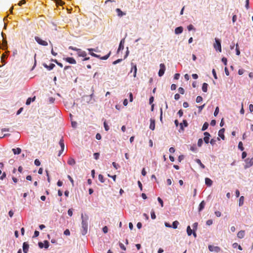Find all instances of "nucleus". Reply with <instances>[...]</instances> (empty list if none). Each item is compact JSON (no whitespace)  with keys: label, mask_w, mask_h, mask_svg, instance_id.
Wrapping results in <instances>:
<instances>
[{"label":"nucleus","mask_w":253,"mask_h":253,"mask_svg":"<svg viewBox=\"0 0 253 253\" xmlns=\"http://www.w3.org/2000/svg\"><path fill=\"white\" fill-rule=\"evenodd\" d=\"M82 233L83 235H84L87 233V229H88V220L89 217L88 215L84 214V215L83 213L82 214Z\"/></svg>","instance_id":"1"},{"label":"nucleus","mask_w":253,"mask_h":253,"mask_svg":"<svg viewBox=\"0 0 253 253\" xmlns=\"http://www.w3.org/2000/svg\"><path fill=\"white\" fill-rule=\"evenodd\" d=\"M69 49L76 51L78 56L80 57H85L87 55L85 51L82 50L81 49L76 48L75 47L70 46Z\"/></svg>","instance_id":"2"},{"label":"nucleus","mask_w":253,"mask_h":253,"mask_svg":"<svg viewBox=\"0 0 253 253\" xmlns=\"http://www.w3.org/2000/svg\"><path fill=\"white\" fill-rule=\"evenodd\" d=\"M213 47L216 51L221 52V41L219 39H215V43L213 44Z\"/></svg>","instance_id":"3"},{"label":"nucleus","mask_w":253,"mask_h":253,"mask_svg":"<svg viewBox=\"0 0 253 253\" xmlns=\"http://www.w3.org/2000/svg\"><path fill=\"white\" fill-rule=\"evenodd\" d=\"M111 51H110L107 55H106L105 56H102V57H101L99 55H97V54H95V53H93L92 52H90L89 54L91 56H92L93 57H95L98 58H99V59H100L101 60H106V59H107L109 57V56H110V55L111 54Z\"/></svg>","instance_id":"4"},{"label":"nucleus","mask_w":253,"mask_h":253,"mask_svg":"<svg viewBox=\"0 0 253 253\" xmlns=\"http://www.w3.org/2000/svg\"><path fill=\"white\" fill-rule=\"evenodd\" d=\"M35 40L40 45L43 46H47L48 45V42L46 41L42 40L39 37L36 36L35 37Z\"/></svg>","instance_id":"5"},{"label":"nucleus","mask_w":253,"mask_h":253,"mask_svg":"<svg viewBox=\"0 0 253 253\" xmlns=\"http://www.w3.org/2000/svg\"><path fill=\"white\" fill-rule=\"evenodd\" d=\"M209 250L211 252H215L216 253H218L220 251V249L219 247L217 246H213L212 245H209L208 247Z\"/></svg>","instance_id":"6"},{"label":"nucleus","mask_w":253,"mask_h":253,"mask_svg":"<svg viewBox=\"0 0 253 253\" xmlns=\"http://www.w3.org/2000/svg\"><path fill=\"white\" fill-rule=\"evenodd\" d=\"M246 162V168H250L253 165V158H247L245 160Z\"/></svg>","instance_id":"7"},{"label":"nucleus","mask_w":253,"mask_h":253,"mask_svg":"<svg viewBox=\"0 0 253 253\" xmlns=\"http://www.w3.org/2000/svg\"><path fill=\"white\" fill-rule=\"evenodd\" d=\"M159 66V77H161L164 74L165 71L166 70V67L164 64H161Z\"/></svg>","instance_id":"8"},{"label":"nucleus","mask_w":253,"mask_h":253,"mask_svg":"<svg viewBox=\"0 0 253 253\" xmlns=\"http://www.w3.org/2000/svg\"><path fill=\"white\" fill-rule=\"evenodd\" d=\"M66 62L72 64H76V61L75 59L73 57H67L63 59Z\"/></svg>","instance_id":"9"},{"label":"nucleus","mask_w":253,"mask_h":253,"mask_svg":"<svg viewBox=\"0 0 253 253\" xmlns=\"http://www.w3.org/2000/svg\"><path fill=\"white\" fill-rule=\"evenodd\" d=\"M29 246L27 242H24L23 244V250L24 253H27L29 250Z\"/></svg>","instance_id":"10"},{"label":"nucleus","mask_w":253,"mask_h":253,"mask_svg":"<svg viewBox=\"0 0 253 253\" xmlns=\"http://www.w3.org/2000/svg\"><path fill=\"white\" fill-rule=\"evenodd\" d=\"M224 131L225 129L223 128L219 130L218 133L219 137H220L222 140H224L225 139V136L224 135Z\"/></svg>","instance_id":"11"},{"label":"nucleus","mask_w":253,"mask_h":253,"mask_svg":"<svg viewBox=\"0 0 253 253\" xmlns=\"http://www.w3.org/2000/svg\"><path fill=\"white\" fill-rule=\"evenodd\" d=\"M188 124L187 121L186 120H184L183 121L182 123L179 124L180 129H181L182 130H184L183 126L187 127L188 126Z\"/></svg>","instance_id":"12"},{"label":"nucleus","mask_w":253,"mask_h":253,"mask_svg":"<svg viewBox=\"0 0 253 253\" xmlns=\"http://www.w3.org/2000/svg\"><path fill=\"white\" fill-rule=\"evenodd\" d=\"M116 11L117 13V15L120 17H121L126 14V12L122 11L120 8H117L116 9Z\"/></svg>","instance_id":"13"},{"label":"nucleus","mask_w":253,"mask_h":253,"mask_svg":"<svg viewBox=\"0 0 253 253\" xmlns=\"http://www.w3.org/2000/svg\"><path fill=\"white\" fill-rule=\"evenodd\" d=\"M183 30V27L181 26L178 27L175 29L174 32L175 34H180L182 33Z\"/></svg>","instance_id":"14"},{"label":"nucleus","mask_w":253,"mask_h":253,"mask_svg":"<svg viewBox=\"0 0 253 253\" xmlns=\"http://www.w3.org/2000/svg\"><path fill=\"white\" fill-rule=\"evenodd\" d=\"M43 66L46 68L48 70H51L55 67V65L53 63H51L49 65H47L45 63L43 64Z\"/></svg>","instance_id":"15"},{"label":"nucleus","mask_w":253,"mask_h":253,"mask_svg":"<svg viewBox=\"0 0 253 253\" xmlns=\"http://www.w3.org/2000/svg\"><path fill=\"white\" fill-rule=\"evenodd\" d=\"M205 205H206V203L204 201H202L200 203V204L199 206V208H198V211L199 212H201L204 209Z\"/></svg>","instance_id":"16"},{"label":"nucleus","mask_w":253,"mask_h":253,"mask_svg":"<svg viewBox=\"0 0 253 253\" xmlns=\"http://www.w3.org/2000/svg\"><path fill=\"white\" fill-rule=\"evenodd\" d=\"M67 163L69 165L74 166L76 164V161L74 159H73L72 157H70L68 159Z\"/></svg>","instance_id":"17"},{"label":"nucleus","mask_w":253,"mask_h":253,"mask_svg":"<svg viewBox=\"0 0 253 253\" xmlns=\"http://www.w3.org/2000/svg\"><path fill=\"white\" fill-rule=\"evenodd\" d=\"M245 235V231L244 230L240 231L237 234V237L240 239H242L244 237Z\"/></svg>","instance_id":"18"},{"label":"nucleus","mask_w":253,"mask_h":253,"mask_svg":"<svg viewBox=\"0 0 253 253\" xmlns=\"http://www.w3.org/2000/svg\"><path fill=\"white\" fill-rule=\"evenodd\" d=\"M132 67L130 71V72H132L133 71H134L133 73V77H135L136 75V72H137V67L136 65H133L132 63L131 64Z\"/></svg>","instance_id":"19"},{"label":"nucleus","mask_w":253,"mask_h":253,"mask_svg":"<svg viewBox=\"0 0 253 253\" xmlns=\"http://www.w3.org/2000/svg\"><path fill=\"white\" fill-rule=\"evenodd\" d=\"M124 42H125V40L124 39H123V40H122L121 41V42H120L119 46V48L118 49V51H117L118 52H119L120 50L124 49Z\"/></svg>","instance_id":"20"},{"label":"nucleus","mask_w":253,"mask_h":253,"mask_svg":"<svg viewBox=\"0 0 253 253\" xmlns=\"http://www.w3.org/2000/svg\"><path fill=\"white\" fill-rule=\"evenodd\" d=\"M205 183L208 186H211L212 184V181L209 178H205Z\"/></svg>","instance_id":"21"},{"label":"nucleus","mask_w":253,"mask_h":253,"mask_svg":"<svg viewBox=\"0 0 253 253\" xmlns=\"http://www.w3.org/2000/svg\"><path fill=\"white\" fill-rule=\"evenodd\" d=\"M35 99H36V96H34L33 98H30V97L28 98L26 100V104L27 105H30L31 102L34 101L35 100Z\"/></svg>","instance_id":"22"},{"label":"nucleus","mask_w":253,"mask_h":253,"mask_svg":"<svg viewBox=\"0 0 253 253\" xmlns=\"http://www.w3.org/2000/svg\"><path fill=\"white\" fill-rule=\"evenodd\" d=\"M150 128L152 130H154L155 128V120L151 119L150 125L149 126Z\"/></svg>","instance_id":"23"},{"label":"nucleus","mask_w":253,"mask_h":253,"mask_svg":"<svg viewBox=\"0 0 253 253\" xmlns=\"http://www.w3.org/2000/svg\"><path fill=\"white\" fill-rule=\"evenodd\" d=\"M12 151L14 154H19L21 152V149L20 148H13Z\"/></svg>","instance_id":"24"},{"label":"nucleus","mask_w":253,"mask_h":253,"mask_svg":"<svg viewBox=\"0 0 253 253\" xmlns=\"http://www.w3.org/2000/svg\"><path fill=\"white\" fill-rule=\"evenodd\" d=\"M208 84L206 83H204L202 85L203 91H204V92H207V90H208Z\"/></svg>","instance_id":"25"},{"label":"nucleus","mask_w":253,"mask_h":253,"mask_svg":"<svg viewBox=\"0 0 253 253\" xmlns=\"http://www.w3.org/2000/svg\"><path fill=\"white\" fill-rule=\"evenodd\" d=\"M196 162L199 164L202 169H205V166L203 165L200 159H197L195 160Z\"/></svg>","instance_id":"26"},{"label":"nucleus","mask_w":253,"mask_h":253,"mask_svg":"<svg viewBox=\"0 0 253 253\" xmlns=\"http://www.w3.org/2000/svg\"><path fill=\"white\" fill-rule=\"evenodd\" d=\"M59 144L61 147V149H64L65 146H64V140H63V138H62L60 140V141L59 142Z\"/></svg>","instance_id":"27"},{"label":"nucleus","mask_w":253,"mask_h":253,"mask_svg":"<svg viewBox=\"0 0 253 253\" xmlns=\"http://www.w3.org/2000/svg\"><path fill=\"white\" fill-rule=\"evenodd\" d=\"M232 247L233 248H238V249L240 250H242V248L241 247V246L239 245H238V243H234L232 245Z\"/></svg>","instance_id":"28"},{"label":"nucleus","mask_w":253,"mask_h":253,"mask_svg":"<svg viewBox=\"0 0 253 253\" xmlns=\"http://www.w3.org/2000/svg\"><path fill=\"white\" fill-rule=\"evenodd\" d=\"M179 224L178 221L175 220L173 222L171 226V227L173 229H176L177 228V226Z\"/></svg>","instance_id":"29"},{"label":"nucleus","mask_w":253,"mask_h":253,"mask_svg":"<svg viewBox=\"0 0 253 253\" xmlns=\"http://www.w3.org/2000/svg\"><path fill=\"white\" fill-rule=\"evenodd\" d=\"M193 231L191 229V227L190 226H188L187 227V233L188 236H191L192 234V232Z\"/></svg>","instance_id":"30"},{"label":"nucleus","mask_w":253,"mask_h":253,"mask_svg":"<svg viewBox=\"0 0 253 253\" xmlns=\"http://www.w3.org/2000/svg\"><path fill=\"white\" fill-rule=\"evenodd\" d=\"M244 196H241L240 197V199H239V206L240 207L243 206V204H244Z\"/></svg>","instance_id":"31"},{"label":"nucleus","mask_w":253,"mask_h":253,"mask_svg":"<svg viewBox=\"0 0 253 253\" xmlns=\"http://www.w3.org/2000/svg\"><path fill=\"white\" fill-rule=\"evenodd\" d=\"M209 126V125L208 123L205 122L203 126V127L202 128V130L204 131V130H206L208 128Z\"/></svg>","instance_id":"32"},{"label":"nucleus","mask_w":253,"mask_h":253,"mask_svg":"<svg viewBox=\"0 0 253 253\" xmlns=\"http://www.w3.org/2000/svg\"><path fill=\"white\" fill-rule=\"evenodd\" d=\"M216 140H220V139L219 137H217L216 139H211L210 141V143L211 144V145H214L216 143Z\"/></svg>","instance_id":"33"},{"label":"nucleus","mask_w":253,"mask_h":253,"mask_svg":"<svg viewBox=\"0 0 253 253\" xmlns=\"http://www.w3.org/2000/svg\"><path fill=\"white\" fill-rule=\"evenodd\" d=\"M98 179L102 183H104L105 181L104 176L101 174H99L98 175Z\"/></svg>","instance_id":"34"},{"label":"nucleus","mask_w":253,"mask_h":253,"mask_svg":"<svg viewBox=\"0 0 253 253\" xmlns=\"http://www.w3.org/2000/svg\"><path fill=\"white\" fill-rule=\"evenodd\" d=\"M238 148L241 151H243L244 149V148L243 145V143L241 141L239 142V143L238 144Z\"/></svg>","instance_id":"35"},{"label":"nucleus","mask_w":253,"mask_h":253,"mask_svg":"<svg viewBox=\"0 0 253 253\" xmlns=\"http://www.w3.org/2000/svg\"><path fill=\"white\" fill-rule=\"evenodd\" d=\"M203 143V140L202 138L198 139L197 145L198 147H201Z\"/></svg>","instance_id":"36"},{"label":"nucleus","mask_w":253,"mask_h":253,"mask_svg":"<svg viewBox=\"0 0 253 253\" xmlns=\"http://www.w3.org/2000/svg\"><path fill=\"white\" fill-rule=\"evenodd\" d=\"M151 218L153 219H155L156 218V216L155 211L153 210H152L151 211Z\"/></svg>","instance_id":"37"},{"label":"nucleus","mask_w":253,"mask_h":253,"mask_svg":"<svg viewBox=\"0 0 253 253\" xmlns=\"http://www.w3.org/2000/svg\"><path fill=\"white\" fill-rule=\"evenodd\" d=\"M203 100V98L201 96H198L196 98V102L199 103L202 102Z\"/></svg>","instance_id":"38"},{"label":"nucleus","mask_w":253,"mask_h":253,"mask_svg":"<svg viewBox=\"0 0 253 253\" xmlns=\"http://www.w3.org/2000/svg\"><path fill=\"white\" fill-rule=\"evenodd\" d=\"M103 125H104V128L105 129L106 131H108L109 129V126H108L107 123L106 121H104V123H103Z\"/></svg>","instance_id":"39"},{"label":"nucleus","mask_w":253,"mask_h":253,"mask_svg":"<svg viewBox=\"0 0 253 253\" xmlns=\"http://www.w3.org/2000/svg\"><path fill=\"white\" fill-rule=\"evenodd\" d=\"M178 92L181 94H183L184 93V89L183 88L181 87H180L178 88Z\"/></svg>","instance_id":"40"},{"label":"nucleus","mask_w":253,"mask_h":253,"mask_svg":"<svg viewBox=\"0 0 253 253\" xmlns=\"http://www.w3.org/2000/svg\"><path fill=\"white\" fill-rule=\"evenodd\" d=\"M218 113H219V108H218V107H216L215 109L214 112V116L215 117H216L218 115Z\"/></svg>","instance_id":"41"},{"label":"nucleus","mask_w":253,"mask_h":253,"mask_svg":"<svg viewBox=\"0 0 253 253\" xmlns=\"http://www.w3.org/2000/svg\"><path fill=\"white\" fill-rule=\"evenodd\" d=\"M222 62L223 63L224 65H227V60L225 57H222L221 59Z\"/></svg>","instance_id":"42"},{"label":"nucleus","mask_w":253,"mask_h":253,"mask_svg":"<svg viewBox=\"0 0 253 253\" xmlns=\"http://www.w3.org/2000/svg\"><path fill=\"white\" fill-rule=\"evenodd\" d=\"M209 140H210V137H208L207 136L204 137V139H203V140L205 141V142L206 144H208L209 143V142H210Z\"/></svg>","instance_id":"43"},{"label":"nucleus","mask_w":253,"mask_h":253,"mask_svg":"<svg viewBox=\"0 0 253 253\" xmlns=\"http://www.w3.org/2000/svg\"><path fill=\"white\" fill-rule=\"evenodd\" d=\"M99 153H95L93 154L94 158L95 160H98L99 157Z\"/></svg>","instance_id":"44"},{"label":"nucleus","mask_w":253,"mask_h":253,"mask_svg":"<svg viewBox=\"0 0 253 253\" xmlns=\"http://www.w3.org/2000/svg\"><path fill=\"white\" fill-rule=\"evenodd\" d=\"M212 75H213V76L214 77V78L215 79H217V75H216L215 69H212Z\"/></svg>","instance_id":"45"},{"label":"nucleus","mask_w":253,"mask_h":253,"mask_svg":"<svg viewBox=\"0 0 253 253\" xmlns=\"http://www.w3.org/2000/svg\"><path fill=\"white\" fill-rule=\"evenodd\" d=\"M213 223L212 220L209 219L206 221V224L208 226L211 225Z\"/></svg>","instance_id":"46"},{"label":"nucleus","mask_w":253,"mask_h":253,"mask_svg":"<svg viewBox=\"0 0 253 253\" xmlns=\"http://www.w3.org/2000/svg\"><path fill=\"white\" fill-rule=\"evenodd\" d=\"M44 247L45 249H47L49 247V242L47 241H44Z\"/></svg>","instance_id":"47"},{"label":"nucleus","mask_w":253,"mask_h":253,"mask_svg":"<svg viewBox=\"0 0 253 253\" xmlns=\"http://www.w3.org/2000/svg\"><path fill=\"white\" fill-rule=\"evenodd\" d=\"M197 227H198V223L197 222H195L193 224V231L196 230L197 229Z\"/></svg>","instance_id":"48"},{"label":"nucleus","mask_w":253,"mask_h":253,"mask_svg":"<svg viewBox=\"0 0 253 253\" xmlns=\"http://www.w3.org/2000/svg\"><path fill=\"white\" fill-rule=\"evenodd\" d=\"M34 163H35V165L37 166H39L41 165V162L38 159H36L35 160Z\"/></svg>","instance_id":"49"},{"label":"nucleus","mask_w":253,"mask_h":253,"mask_svg":"<svg viewBox=\"0 0 253 253\" xmlns=\"http://www.w3.org/2000/svg\"><path fill=\"white\" fill-rule=\"evenodd\" d=\"M119 246H120V247L121 248V249L124 251H125L126 250V248L125 247V246L123 244L120 243L119 244Z\"/></svg>","instance_id":"50"},{"label":"nucleus","mask_w":253,"mask_h":253,"mask_svg":"<svg viewBox=\"0 0 253 253\" xmlns=\"http://www.w3.org/2000/svg\"><path fill=\"white\" fill-rule=\"evenodd\" d=\"M187 29L189 31L195 30L194 26L192 24H190L189 26H188Z\"/></svg>","instance_id":"51"},{"label":"nucleus","mask_w":253,"mask_h":253,"mask_svg":"<svg viewBox=\"0 0 253 253\" xmlns=\"http://www.w3.org/2000/svg\"><path fill=\"white\" fill-rule=\"evenodd\" d=\"M64 234L66 236H69L70 234V232L69 229H66L64 232Z\"/></svg>","instance_id":"52"},{"label":"nucleus","mask_w":253,"mask_h":253,"mask_svg":"<svg viewBox=\"0 0 253 253\" xmlns=\"http://www.w3.org/2000/svg\"><path fill=\"white\" fill-rule=\"evenodd\" d=\"M122 61V59H117V60H116V61H114V62H113V64H114V65H115V64H118V63H120V62H121Z\"/></svg>","instance_id":"53"},{"label":"nucleus","mask_w":253,"mask_h":253,"mask_svg":"<svg viewBox=\"0 0 253 253\" xmlns=\"http://www.w3.org/2000/svg\"><path fill=\"white\" fill-rule=\"evenodd\" d=\"M177 114L180 117H182L183 114V111L181 109L179 110L177 113Z\"/></svg>","instance_id":"54"},{"label":"nucleus","mask_w":253,"mask_h":253,"mask_svg":"<svg viewBox=\"0 0 253 253\" xmlns=\"http://www.w3.org/2000/svg\"><path fill=\"white\" fill-rule=\"evenodd\" d=\"M244 70L243 69H241L238 70V74L240 75H243L244 74Z\"/></svg>","instance_id":"55"},{"label":"nucleus","mask_w":253,"mask_h":253,"mask_svg":"<svg viewBox=\"0 0 253 253\" xmlns=\"http://www.w3.org/2000/svg\"><path fill=\"white\" fill-rule=\"evenodd\" d=\"M26 3V0H22L21 1H20L18 3V5L19 6H21L22 4H24Z\"/></svg>","instance_id":"56"},{"label":"nucleus","mask_w":253,"mask_h":253,"mask_svg":"<svg viewBox=\"0 0 253 253\" xmlns=\"http://www.w3.org/2000/svg\"><path fill=\"white\" fill-rule=\"evenodd\" d=\"M246 8L248 9L249 8V0H246Z\"/></svg>","instance_id":"57"},{"label":"nucleus","mask_w":253,"mask_h":253,"mask_svg":"<svg viewBox=\"0 0 253 253\" xmlns=\"http://www.w3.org/2000/svg\"><path fill=\"white\" fill-rule=\"evenodd\" d=\"M129 101L132 102L133 100V95L131 92L129 93Z\"/></svg>","instance_id":"58"},{"label":"nucleus","mask_w":253,"mask_h":253,"mask_svg":"<svg viewBox=\"0 0 253 253\" xmlns=\"http://www.w3.org/2000/svg\"><path fill=\"white\" fill-rule=\"evenodd\" d=\"M214 213H215V215L217 217H220L221 215V212L219 211H215Z\"/></svg>","instance_id":"59"},{"label":"nucleus","mask_w":253,"mask_h":253,"mask_svg":"<svg viewBox=\"0 0 253 253\" xmlns=\"http://www.w3.org/2000/svg\"><path fill=\"white\" fill-rule=\"evenodd\" d=\"M179 77H180V74H178V73H176L174 75V79L175 80H178L179 79Z\"/></svg>","instance_id":"60"},{"label":"nucleus","mask_w":253,"mask_h":253,"mask_svg":"<svg viewBox=\"0 0 253 253\" xmlns=\"http://www.w3.org/2000/svg\"><path fill=\"white\" fill-rule=\"evenodd\" d=\"M183 159H184V156L183 155H180L178 157V161H179V162H180L182 160H183Z\"/></svg>","instance_id":"61"},{"label":"nucleus","mask_w":253,"mask_h":253,"mask_svg":"<svg viewBox=\"0 0 253 253\" xmlns=\"http://www.w3.org/2000/svg\"><path fill=\"white\" fill-rule=\"evenodd\" d=\"M179 98H180V95L179 94H178V93L175 94V95H174V99L176 100H177Z\"/></svg>","instance_id":"62"},{"label":"nucleus","mask_w":253,"mask_h":253,"mask_svg":"<svg viewBox=\"0 0 253 253\" xmlns=\"http://www.w3.org/2000/svg\"><path fill=\"white\" fill-rule=\"evenodd\" d=\"M102 230L104 233H107L108 232V228L107 226H104Z\"/></svg>","instance_id":"63"},{"label":"nucleus","mask_w":253,"mask_h":253,"mask_svg":"<svg viewBox=\"0 0 253 253\" xmlns=\"http://www.w3.org/2000/svg\"><path fill=\"white\" fill-rule=\"evenodd\" d=\"M249 110L251 112H252L253 111V105L250 104L249 105Z\"/></svg>","instance_id":"64"}]
</instances>
